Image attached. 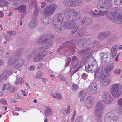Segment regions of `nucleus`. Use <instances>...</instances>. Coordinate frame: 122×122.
Here are the masks:
<instances>
[{"mask_svg":"<svg viewBox=\"0 0 122 122\" xmlns=\"http://www.w3.org/2000/svg\"><path fill=\"white\" fill-rule=\"evenodd\" d=\"M112 3L111 1L107 0H99L97 5L100 8L102 9L100 10L99 13L95 14L93 10L90 11V13L95 17L102 16L106 15L107 18L112 21L117 23H122V14L118 13L116 15L112 13H109L107 10L110 9L112 7Z\"/></svg>","mask_w":122,"mask_h":122,"instance_id":"nucleus-1","label":"nucleus"},{"mask_svg":"<svg viewBox=\"0 0 122 122\" xmlns=\"http://www.w3.org/2000/svg\"><path fill=\"white\" fill-rule=\"evenodd\" d=\"M64 16L67 20L63 22V27L67 29H72L71 33H75L79 28L78 26L76 25L75 22L80 18V12L73 9L68 8L65 10Z\"/></svg>","mask_w":122,"mask_h":122,"instance_id":"nucleus-2","label":"nucleus"},{"mask_svg":"<svg viewBox=\"0 0 122 122\" xmlns=\"http://www.w3.org/2000/svg\"><path fill=\"white\" fill-rule=\"evenodd\" d=\"M103 104L101 101L97 102L94 108V113L97 122H102V118L103 112Z\"/></svg>","mask_w":122,"mask_h":122,"instance_id":"nucleus-3","label":"nucleus"},{"mask_svg":"<svg viewBox=\"0 0 122 122\" xmlns=\"http://www.w3.org/2000/svg\"><path fill=\"white\" fill-rule=\"evenodd\" d=\"M57 5L54 3L47 5L43 11V15L45 16H49L52 15L57 9Z\"/></svg>","mask_w":122,"mask_h":122,"instance_id":"nucleus-4","label":"nucleus"},{"mask_svg":"<svg viewBox=\"0 0 122 122\" xmlns=\"http://www.w3.org/2000/svg\"><path fill=\"white\" fill-rule=\"evenodd\" d=\"M111 92L113 97L118 98L122 93V86L119 83L112 85L111 87Z\"/></svg>","mask_w":122,"mask_h":122,"instance_id":"nucleus-5","label":"nucleus"},{"mask_svg":"<svg viewBox=\"0 0 122 122\" xmlns=\"http://www.w3.org/2000/svg\"><path fill=\"white\" fill-rule=\"evenodd\" d=\"M106 76L104 73V71L102 67L98 68L95 71L94 74V79L96 80H101V78Z\"/></svg>","mask_w":122,"mask_h":122,"instance_id":"nucleus-6","label":"nucleus"},{"mask_svg":"<svg viewBox=\"0 0 122 122\" xmlns=\"http://www.w3.org/2000/svg\"><path fill=\"white\" fill-rule=\"evenodd\" d=\"M53 19L52 24L55 31L58 33L61 32L62 28L63 27V22H61Z\"/></svg>","mask_w":122,"mask_h":122,"instance_id":"nucleus-7","label":"nucleus"},{"mask_svg":"<svg viewBox=\"0 0 122 122\" xmlns=\"http://www.w3.org/2000/svg\"><path fill=\"white\" fill-rule=\"evenodd\" d=\"M79 54L80 55H84L82 60L84 61L86 60L87 58H90L92 57V54L90 49H85L82 51H80Z\"/></svg>","mask_w":122,"mask_h":122,"instance_id":"nucleus-8","label":"nucleus"},{"mask_svg":"<svg viewBox=\"0 0 122 122\" xmlns=\"http://www.w3.org/2000/svg\"><path fill=\"white\" fill-rule=\"evenodd\" d=\"M21 53V51H20V49L18 50L16 53L14 54V56L10 57L8 59L7 64L9 66H11L15 62L16 59L19 57L20 54Z\"/></svg>","mask_w":122,"mask_h":122,"instance_id":"nucleus-9","label":"nucleus"},{"mask_svg":"<svg viewBox=\"0 0 122 122\" xmlns=\"http://www.w3.org/2000/svg\"><path fill=\"white\" fill-rule=\"evenodd\" d=\"M52 45V43L51 41H49V42H47V43L46 44L43 46L38 47L35 48L33 50L32 53L34 55L36 52L44 50L45 49H47L49 48Z\"/></svg>","mask_w":122,"mask_h":122,"instance_id":"nucleus-10","label":"nucleus"},{"mask_svg":"<svg viewBox=\"0 0 122 122\" xmlns=\"http://www.w3.org/2000/svg\"><path fill=\"white\" fill-rule=\"evenodd\" d=\"M13 72V70L12 69L4 71L0 76V80L2 81L6 80L8 78L9 76L12 74Z\"/></svg>","mask_w":122,"mask_h":122,"instance_id":"nucleus-11","label":"nucleus"},{"mask_svg":"<svg viewBox=\"0 0 122 122\" xmlns=\"http://www.w3.org/2000/svg\"><path fill=\"white\" fill-rule=\"evenodd\" d=\"M46 53L44 51H41L39 52L33 58V61L36 62L41 60L44 56L46 55Z\"/></svg>","mask_w":122,"mask_h":122,"instance_id":"nucleus-12","label":"nucleus"},{"mask_svg":"<svg viewBox=\"0 0 122 122\" xmlns=\"http://www.w3.org/2000/svg\"><path fill=\"white\" fill-rule=\"evenodd\" d=\"M24 60L22 59H20L15 61V63L13 66L12 69L13 70V71L14 70L17 69L22 66L24 64Z\"/></svg>","mask_w":122,"mask_h":122,"instance_id":"nucleus-13","label":"nucleus"},{"mask_svg":"<svg viewBox=\"0 0 122 122\" xmlns=\"http://www.w3.org/2000/svg\"><path fill=\"white\" fill-rule=\"evenodd\" d=\"M24 60L22 59H20L15 61V63L13 66L12 69L13 70V71L14 70L17 69L22 66L24 64Z\"/></svg>","mask_w":122,"mask_h":122,"instance_id":"nucleus-14","label":"nucleus"},{"mask_svg":"<svg viewBox=\"0 0 122 122\" xmlns=\"http://www.w3.org/2000/svg\"><path fill=\"white\" fill-rule=\"evenodd\" d=\"M88 91L91 94H94L97 92V86L96 83H92L90 84L88 87Z\"/></svg>","mask_w":122,"mask_h":122,"instance_id":"nucleus-15","label":"nucleus"},{"mask_svg":"<svg viewBox=\"0 0 122 122\" xmlns=\"http://www.w3.org/2000/svg\"><path fill=\"white\" fill-rule=\"evenodd\" d=\"M15 10H17L21 13V15L23 17L26 13V6L24 5H22L20 6L15 8L14 9Z\"/></svg>","mask_w":122,"mask_h":122,"instance_id":"nucleus-16","label":"nucleus"},{"mask_svg":"<svg viewBox=\"0 0 122 122\" xmlns=\"http://www.w3.org/2000/svg\"><path fill=\"white\" fill-rule=\"evenodd\" d=\"M102 98L105 103L107 104L110 103L111 102L110 100V96L107 92L103 93L102 95Z\"/></svg>","mask_w":122,"mask_h":122,"instance_id":"nucleus-17","label":"nucleus"},{"mask_svg":"<svg viewBox=\"0 0 122 122\" xmlns=\"http://www.w3.org/2000/svg\"><path fill=\"white\" fill-rule=\"evenodd\" d=\"M110 82L109 79L106 77L105 76L100 80V83L102 86H107L109 84Z\"/></svg>","mask_w":122,"mask_h":122,"instance_id":"nucleus-18","label":"nucleus"},{"mask_svg":"<svg viewBox=\"0 0 122 122\" xmlns=\"http://www.w3.org/2000/svg\"><path fill=\"white\" fill-rule=\"evenodd\" d=\"M5 90H10V92L12 93H13L14 91L11 85L7 83L4 84L2 87V91H4Z\"/></svg>","mask_w":122,"mask_h":122,"instance_id":"nucleus-19","label":"nucleus"},{"mask_svg":"<svg viewBox=\"0 0 122 122\" xmlns=\"http://www.w3.org/2000/svg\"><path fill=\"white\" fill-rule=\"evenodd\" d=\"M54 20H56V21H58L60 22H64L63 16V15L61 14H57L55 15L54 16L53 19Z\"/></svg>","mask_w":122,"mask_h":122,"instance_id":"nucleus-20","label":"nucleus"},{"mask_svg":"<svg viewBox=\"0 0 122 122\" xmlns=\"http://www.w3.org/2000/svg\"><path fill=\"white\" fill-rule=\"evenodd\" d=\"M38 23V20L37 19L33 18L29 24V28L31 29L34 28L37 25Z\"/></svg>","mask_w":122,"mask_h":122,"instance_id":"nucleus-21","label":"nucleus"},{"mask_svg":"<svg viewBox=\"0 0 122 122\" xmlns=\"http://www.w3.org/2000/svg\"><path fill=\"white\" fill-rule=\"evenodd\" d=\"M113 114L112 112L108 113L105 116L104 122H112L111 119V117L113 115Z\"/></svg>","mask_w":122,"mask_h":122,"instance_id":"nucleus-22","label":"nucleus"},{"mask_svg":"<svg viewBox=\"0 0 122 122\" xmlns=\"http://www.w3.org/2000/svg\"><path fill=\"white\" fill-rule=\"evenodd\" d=\"M113 68V66L110 64L108 65L105 67L104 69L105 72L104 73H105L106 76H108L109 75L108 73L112 70Z\"/></svg>","mask_w":122,"mask_h":122,"instance_id":"nucleus-23","label":"nucleus"},{"mask_svg":"<svg viewBox=\"0 0 122 122\" xmlns=\"http://www.w3.org/2000/svg\"><path fill=\"white\" fill-rule=\"evenodd\" d=\"M78 63L77 58L75 56L73 57L72 59L71 64L73 68H76L78 65Z\"/></svg>","mask_w":122,"mask_h":122,"instance_id":"nucleus-24","label":"nucleus"},{"mask_svg":"<svg viewBox=\"0 0 122 122\" xmlns=\"http://www.w3.org/2000/svg\"><path fill=\"white\" fill-rule=\"evenodd\" d=\"M92 22V21L91 19L88 17H85L84 18L81 23L85 25H88L91 24Z\"/></svg>","mask_w":122,"mask_h":122,"instance_id":"nucleus-25","label":"nucleus"},{"mask_svg":"<svg viewBox=\"0 0 122 122\" xmlns=\"http://www.w3.org/2000/svg\"><path fill=\"white\" fill-rule=\"evenodd\" d=\"M63 4L66 7H72V0H64Z\"/></svg>","mask_w":122,"mask_h":122,"instance_id":"nucleus-26","label":"nucleus"},{"mask_svg":"<svg viewBox=\"0 0 122 122\" xmlns=\"http://www.w3.org/2000/svg\"><path fill=\"white\" fill-rule=\"evenodd\" d=\"M10 3H9L5 0H0V7L5 6H9Z\"/></svg>","mask_w":122,"mask_h":122,"instance_id":"nucleus-27","label":"nucleus"},{"mask_svg":"<svg viewBox=\"0 0 122 122\" xmlns=\"http://www.w3.org/2000/svg\"><path fill=\"white\" fill-rule=\"evenodd\" d=\"M67 108V109L65 108H62L61 109V112L67 115L70 113L71 111L70 106L68 105Z\"/></svg>","mask_w":122,"mask_h":122,"instance_id":"nucleus-28","label":"nucleus"},{"mask_svg":"<svg viewBox=\"0 0 122 122\" xmlns=\"http://www.w3.org/2000/svg\"><path fill=\"white\" fill-rule=\"evenodd\" d=\"M108 53L104 52H101L100 54L101 59L102 60H106V59L108 58Z\"/></svg>","mask_w":122,"mask_h":122,"instance_id":"nucleus-29","label":"nucleus"},{"mask_svg":"<svg viewBox=\"0 0 122 122\" xmlns=\"http://www.w3.org/2000/svg\"><path fill=\"white\" fill-rule=\"evenodd\" d=\"M47 40L46 38L42 37L38 38L37 40V42L39 44H43L45 43Z\"/></svg>","mask_w":122,"mask_h":122,"instance_id":"nucleus-30","label":"nucleus"},{"mask_svg":"<svg viewBox=\"0 0 122 122\" xmlns=\"http://www.w3.org/2000/svg\"><path fill=\"white\" fill-rule=\"evenodd\" d=\"M16 80L15 82V84L16 85H18L20 84H21L22 83V81L23 79L22 76H20L18 75L16 76Z\"/></svg>","mask_w":122,"mask_h":122,"instance_id":"nucleus-31","label":"nucleus"},{"mask_svg":"<svg viewBox=\"0 0 122 122\" xmlns=\"http://www.w3.org/2000/svg\"><path fill=\"white\" fill-rule=\"evenodd\" d=\"M41 22L45 24H49L51 21V20L50 19L47 18H43L42 17L41 20Z\"/></svg>","mask_w":122,"mask_h":122,"instance_id":"nucleus-32","label":"nucleus"},{"mask_svg":"<svg viewBox=\"0 0 122 122\" xmlns=\"http://www.w3.org/2000/svg\"><path fill=\"white\" fill-rule=\"evenodd\" d=\"M117 48L115 46H113L111 49V55L112 58H114L117 54Z\"/></svg>","mask_w":122,"mask_h":122,"instance_id":"nucleus-33","label":"nucleus"},{"mask_svg":"<svg viewBox=\"0 0 122 122\" xmlns=\"http://www.w3.org/2000/svg\"><path fill=\"white\" fill-rule=\"evenodd\" d=\"M52 113V111L51 108L48 107H46L45 112V114L46 116H48L51 115Z\"/></svg>","mask_w":122,"mask_h":122,"instance_id":"nucleus-34","label":"nucleus"},{"mask_svg":"<svg viewBox=\"0 0 122 122\" xmlns=\"http://www.w3.org/2000/svg\"><path fill=\"white\" fill-rule=\"evenodd\" d=\"M88 42L87 40L86 39H82L79 40L78 41V43L79 44L80 43H82V46L83 47L84 46V45L86 46L87 45V43Z\"/></svg>","mask_w":122,"mask_h":122,"instance_id":"nucleus-35","label":"nucleus"},{"mask_svg":"<svg viewBox=\"0 0 122 122\" xmlns=\"http://www.w3.org/2000/svg\"><path fill=\"white\" fill-rule=\"evenodd\" d=\"M36 5H37L36 2V0H31L30 1L29 6L30 7H32L34 5H35V7Z\"/></svg>","mask_w":122,"mask_h":122,"instance_id":"nucleus-36","label":"nucleus"},{"mask_svg":"<svg viewBox=\"0 0 122 122\" xmlns=\"http://www.w3.org/2000/svg\"><path fill=\"white\" fill-rule=\"evenodd\" d=\"M13 3V5L15 7L19 6L21 3V1L20 0H15Z\"/></svg>","mask_w":122,"mask_h":122,"instance_id":"nucleus-37","label":"nucleus"},{"mask_svg":"<svg viewBox=\"0 0 122 122\" xmlns=\"http://www.w3.org/2000/svg\"><path fill=\"white\" fill-rule=\"evenodd\" d=\"M42 73V72L41 71H38L37 73L35 76V78L36 79H40L41 78V75Z\"/></svg>","mask_w":122,"mask_h":122,"instance_id":"nucleus-38","label":"nucleus"},{"mask_svg":"<svg viewBox=\"0 0 122 122\" xmlns=\"http://www.w3.org/2000/svg\"><path fill=\"white\" fill-rule=\"evenodd\" d=\"M93 104V103L86 101L85 105L87 108H90L92 107Z\"/></svg>","mask_w":122,"mask_h":122,"instance_id":"nucleus-39","label":"nucleus"},{"mask_svg":"<svg viewBox=\"0 0 122 122\" xmlns=\"http://www.w3.org/2000/svg\"><path fill=\"white\" fill-rule=\"evenodd\" d=\"M86 101L89 102L94 103L95 99L92 96H88L86 98Z\"/></svg>","mask_w":122,"mask_h":122,"instance_id":"nucleus-40","label":"nucleus"},{"mask_svg":"<svg viewBox=\"0 0 122 122\" xmlns=\"http://www.w3.org/2000/svg\"><path fill=\"white\" fill-rule=\"evenodd\" d=\"M39 13L38 7L37 5H36L35 7V10L34 11V14L35 16L38 15Z\"/></svg>","mask_w":122,"mask_h":122,"instance_id":"nucleus-41","label":"nucleus"},{"mask_svg":"<svg viewBox=\"0 0 122 122\" xmlns=\"http://www.w3.org/2000/svg\"><path fill=\"white\" fill-rule=\"evenodd\" d=\"M7 33L9 34V36H15L16 34V32L15 31H8Z\"/></svg>","mask_w":122,"mask_h":122,"instance_id":"nucleus-42","label":"nucleus"},{"mask_svg":"<svg viewBox=\"0 0 122 122\" xmlns=\"http://www.w3.org/2000/svg\"><path fill=\"white\" fill-rule=\"evenodd\" d=\"M98 37L100 40H102L106 38L103 32L100 33L98 35Z\"/></svg>","mask_w":122,"mask_h":122,"instance_id":"nucleus-43","label":"nucleus"},{"mask_svg":"<svg viewBox=\"0 0 122 122\" xmlns=\"http://www.w3.org/2000/svg\"><path fill=\"white\" fill-rule=\"evenodd\" d=\"M83 120L82 117L81 116H78L76 119L75 122H82Z\"/></svg>","mask_w":122,"mask_h":122,"instance_id":"nucleus-44","label":"nucleus"},{"mask_svg":"<svg viewBox=\"0 0 122 122\" xmlns=\"http://www.w3.org/2000/svg\"><path fill=\"white\" fill-rule=\"evenodd\" d=\"M22 95L19 93H17L15 95V97L16 98L21 99H22Z\"/></svg>","mask_w":122,"mask_h":122,"instance_id":"nucleus-45","label":"nucleus"},{"mask_svg":"<svg viewBox=\"0 0 122 122\" xmlns=\"http://www.w3.org/2000/svg\"><path fill=\"white\" fill-rule=\"evenodd\" d=\"M119 119V117L117 116H115L111 117V120L114 122H116Z\"/></svg>","mask_w":122,"mask_h":122,"instance_id":"nucleus-46","label":"nucleus"},{"mask_svg":"<svg viewBox=\"0 0 122 122\" xmlns=\"http://www.w3.org/2000/svg\"><path fill=\"white\" fill-rule=\"evenodd\" d=\"M121 0H114V3L117 5H122Z\"/></svg>","mask_w":122,"mask_h":122,"instance_id":"nucleus-47","label":"nucleus"},{"mask_svg":"<svg viewBox=\"0 0 122 122\" xmlns=\"http://www.w3.org/2000/svg\"><path fill=\"white\" fill-rule=\"evenodd\" d=\"M85 96V93L83 90L80 91L78 94L79 97H84Z\"/></svg>","mask_w":122,"mask_h":122,"instance_id":"nucleus-48","label":"nucleus"},{"mask_svg":"<svg viewBox=\"0 0 122 122\" xmlns=\"http://www.w3.org/2000/svg\"><path fill=\"white\" fill-rule=\"evenodd\" d=\"M72 7H76L78 6L77 2V0H72Z\"/></svg>","mask_w":122,"mask_h":122,"instance_id":"nucleus-49","label":"nucleus"},{"mask_svg":"<svg viewBox=\"0 0 122 122\" xmlns=\"http://www.w3.org/2000/svg\"><path fill=\"white\" fill-rule=\"evenodd\" d=\"M55 95L56 97V98L58 99H62V97L61 95L59 93H55Z\"/></svg>","mask_w":122,"mask_h":122,"instance_id":"nucleus-50","label":"nucleus"},{"mask_svg":"<svg viewBox=\"0 0 122 122\" xmlns=\"http://www.w3.org/2000/svg\"><path fill=\"white\" fill-rule=\"evenodd\" d=\"M71 59L70 57L67 58V59L66 62V66H67L71 62Z\"/></svg>","mask_w":122,"mask_h":122,"instance_id":"nucleus-51","label":"nucleus"},{"mask_svg":"<svg viewBox=\"0 0 122 122\" xmlns=\"http://www.w3.org/2000/svg\"><path fill=\"white\" fill-rule=\"evenodd\" d=\"M121 71L120 69H116L114 71L113 73L115 74L119 75L120 74V73Z\"/></svg>","mask_w":122,"mask_h":122,"instance_id":"nucleus-52","label":"nucleus"},{"mask_svg":"<svg viewBox=\"0 0 122 122\" xmlns=\"http://www.w3.org/2000/svg\"><path fill=\"white\" fill-rule=\"evenodd\" d=\"M72 88L74 91H76L78 88V87L76 84H73L72 86Z\"/></svg>","mask_w":122,"mask_h":122,"instance_id":"nucleus-53","label":"nucleus"},{"mask_svg":"<svg viewBox=\"0 0 122 122\" xmlns=\"http://www.w3.org/2000/svg\"><path fill=\"white\" fill-rule=\"evenodd\" d=\"M103 32V33H104V36L106 38L110 34V33L109 31H107Z\"/></svg>","mask_w":122,"mask_h":122,"instance_id":"nucleus-54","label":"nucleus"},{"mask_svg":"<svg viewBox=\"0 0 122 122\" xmlns=\"http://www.w3.org/2000/svg\"><path fill=\"white\" fill-rule=\"evenodd\" d=\"M59 78L61 80L64 81H66V79L62 75H60L58 76Z\"/></svg>","mask_w":122,"mask_h":122,"instance_id":"nucleus-55","label":"nucleus"},{"mask_svg":"<svg viewBox=\"0 0 122 122\" xmlns=\"http://www.w3.org/2000/svg\"><path fill=\"white\" fill-rule=\"evenodd\" d=\"M0 103L2 104L5 105L7 104L6 101L3 99H1L0 100Z\"/></svg>","mask_w":122,"mask_h":122,"instance_id":"nucleus-56","label":"nucleus"},{"mask_svg":"<svg viewBox=\"0 0 122 122\" xmlns=\"http://www.w3.org/2000/svg\"><path fill=\"white\" fill-rule=\"evenodd\" d=\"M46 3L44 2H42L40 4L41 8H42L44 7L46 5Z\"/></svg>","mask_w":122,"mask_h":122,"instance_id":"nucleus-57","label":"nucleus"},{"mask_svg":"<svg viewBox=\"0 0 122 122\" xmlns=\"http://www.w3.org/2000/svg\"><path fill=\"white\" fill-rule=\"evenodd\" d=\"M78 6L82 5L83 2V0H77Z\"/></svg>","mask_w":122,"mask_h":122,"instance_id":"nucleus-58","label":"nucleus"},{"mask_svg":"<svg viewBox=\"0 0 122 122\" xmlns=\"http://www.w3.org/2000/svg\"><path fill=\"white\" fill-rule=\"evenodd\" d=\"M92 63H93V64H91V67L95 66V67H97V66L96 65V61H95V60L94 61L92 62Z\"/></svg>","mask_w":122,"mask_h":122,"instance_id":"nucleus-59","label":"nucleus"},{"mask_svg":"<svg viewBox=\"0 0 122 122\" xmlns=\"http://www.w3.org/2000/svg\"><path fill=\"white\" fill-rule=\"evenodd\" d=\"M35 69V67L34 66H31L28 68V70L30 71L33 70H34Z\"/></svg>","mask_w":122,"mask_h":122,"instance_id":"nucleus-60","label":"nucleus"},{"mask_svg":"<svg viewBox=\"0 0 122 122\" xmlns=\"http://www.w3.org/2000/svg\"><path fill=\"white\" fill-rule=\"evenodd\" d=\"M87 77V76L86 74L85 73H84L81 76V77L84 80L86 79V77Z\"/></svg>","mask_w":122,"mask_h":122,"instance_id":"nucleus-61","label":"nucleus"},{"mask_svg":"<svg viewBox=\"0 0 122 122\" xmlns=\"http://www.w3.org/2000/svg\"><path fill=\"white\" fill-rule=\"evenodd\" d=\"M118 104L119 105L122 106V98L118 100Z\"/></svg>","mask_w":122,"mask_h":122,"instance_id":"nucleus-62","label":"nucleus"},{"mask_svg":"<svg viewBox=\"0 0 122 122\" xmlns=\"http://www.w3.org/2000/svg\"><path fill=\"white\" fill-rule=\"evenodd\" d=\"M4 64V61L3 60L0 59V67L3 65Z\"/></svg>","mask_w":122,"mask_h":122,"instance_id":"nucleus-63","label":"nucleus"},{"mask_svg":"<svg viewBox=\"0 0 122 122\" xmlns=\"http://www.w3.org/2000/svg\"><path fill=\"white\" fill-rule=\"evenodd\" d=\"M78 34L79 36H82L84 35L83 32L82 31H78Z\"/></svg>","mask_w":122,"mask_h":122,"instance_id":"nucleus-64","label":"nucleus"}]
</instances>
